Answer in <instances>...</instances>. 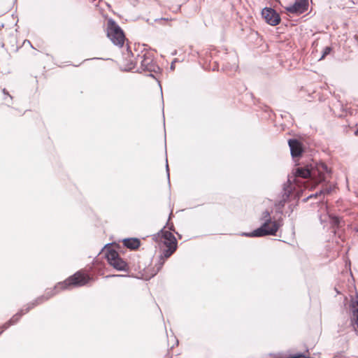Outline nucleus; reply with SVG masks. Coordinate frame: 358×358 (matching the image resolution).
Returning a JSON list of instances; mask_svg holds the SVG:
<instances>
[{"label": "nucleus", "mask_w": 358, "mask_h": 358, "mask_svg": "<svg viewBox=\"0 0 358 358\" xmlns=\"http://www.w3.org/2000/svg\"><path fill=\"white\" fill-rule=\"evenodd\" d=\"M159 20H161V21H167V20H169V19L168 18H161Z\"/></svg>", "instance_id": "18"}, {"label": "nucleus", "mask_w": 358, "mask_h": 358, "mask_svg": "<svg viewBox=\"0 0 358 358\" xmlns=\"http://www.w3.org/2000/svg\"><path fill=\"white\" fill-rule=\"evenodd\" d=\"M332 48L330 46L323 48L320 52L318 50H315V58H317L318 61L324 59L327 55H330Z\"/></svg>", "instance_id": "14"}, {"label": "nucleus", "mask_w": 358, "mask_h": 358, "mask_svg": "<svg viewBox=\"0 0 358 358\" xmlns=\"http://www.w3.org/2000/svg\"><path fill=\"white\" fill-rule=\"evenodd\" d=\"M1 99L3 100V104L6 106H10L13 103V96L8 92L6 89L2 90Z\"/></svg>", "instance_id": "15"}, {"label": "nucleus", "mask_w": 358, "mask_h": 358, "mask_svg": "<svg viewBox=\"0 0 358 358\" xmlns=\"http://www.w3.org/2000/svg\"><path fill=\"white\" fill-rule=\"evenodd\" d=\"M138 60L140 61V68L142 71L149 72H156L159 67L156 65L152 56L150 53H145L142 56H138Z\"/></svg>", "instance_id": "8"}, {"label": "nucleus", "mask_w": 358, "mask_h": 358, "mask_svg": "<svg viewBox=\"0 0 358 358\" xmlns=\"http://www.w3.org/2000/svg\"><path fill=\"white\" fill-rule=\"evenodd\" d=\"M308 0H296L291 6H287L285 10L288 13L299 15L308 10Z\"/></svg>", "instance_id": "10"}, {"label": "nucleus", "mask_w": 358, "mask_h": 358, "mask_svg": "<svg viewBox=\"0 0 358 358\" xmlns=\"http://www.w3.org/2000/svg\"><path fill=\"white\" fill-rule=\"evenodd\" d=\"M355 135L358 136V129L355 131Z\"/></svg>", "instance_id": "19"}, {"label": "nucleus", "mask_w": 358, "mask_h": 358, "mask_svg": "<svg viewBox=\"0 0 358 358\" xmlns=\"http://www.w3.org/2000/svg\"><path fill=\"white\" fill-rule=\"evenodd\" d=\"M106 259L108 264L117 271H128L129 265L119 255V253L113 250H108L106 254Z\"/></svg>", "instance_id": "6"}, {"label": "nucleus", "mask_w": 358, "mask_h": 358, "mask_svg": "<svg viewBox=\"0 0 358 358\" xmlns=\"http://www.w3.org/2000/svg\"><path fill=\"white\" fill-rule=\"evenodd\" d=\"M262 17L271 26L280 24V17L279 14L271 8H264L262 11Z\"/></svg>", "instance_id": "9"}, {"label": "nucleus", "mask_w": 358, "mask_h": 358, "mask_svg": "<svg viewBox=\"0 0 358 358\" xmlns=\"http://www.w3.org/2000/svg\"><path fill=\"white\" fill-rule=\"evenodd\" d=\"M287 358H310L309 357L306 356L303 354H296L294 355H290L289 357Z\"/></svg>", "instance_id": "17"}, {"label": "nucleus", "mask_w": 358, "mask_h": 358, "mask_svg": "<svg viewBox=\"0 0 358 358\" xmlns=\"http://www.w3.org/2000/svg\"><path fill=\"white\" fill-rule=\"evenodd\" d=\"M320 358V357H319Z\"/></svg>", "instance_id": "21"}, {"label": "nucleus", "mask_w": 358, "mask_h": 358, "mask_svg": "<svg viewBox=\"0 0 358 358\" xmlns=\"http://www.w3.org/2000/svg\"><path fill=\"white\" fill-rule=\"evenodd\" d=\"M106 34L114 45L119 47L124 45L126 40L124 33L113 19H108L107 20Z\"/></svg>", "instance_id": "5"}, {"label": "nucleus", "mask_w": 358, "mask_h": 358, "mask_svg": "<svg viewBox=\"0 0 358 358\" xmlns=\"http://www.w3.org/2000/svg\"><path fill=\"white\" fill-rule=\"evenodd\" d=\"M92 278L83 270H80L73 275L69 276L63 282H58L54 288L50 289L45 293V300L49 299L55 296L59 291L71 289L75 287H82L88 284Z\"/></svg>", "instance_id": "3"}, {"label": "nucleus", "mask_w": 358, "mask_h": 358, "mask_svg": "<svg viewBox=\"0 0 358 358\" xmlns=\"http://www.w3.org/2000/svg\"><path fill=\"white\" fill-rule=\"evenodd\" d=\"M264 217L266 218L265 222L259 228L254 230L251 234L249 235L250 236L261 237L268 235H275L281 224L279 221L272 220L270 217L269 213L267 211L264 213Z\"/></svg>", "instance_id": "4"}, {"label": "nucleus", "mask_w": 358, "mask_h": 358, "mask_svg": "<svg viewBox=\"0 0 358 358\" xmlns=\"http://www.w3.org/2000/svg\"><path fill=\"white\" fill-rule=\"evenodd\" d=\"M288 145L290 148L291 155L292 157H299L301 156L304 149L302 143L296 139H289Z\"/></svg>", "instance_id": "11"}, {"label": "nucleus", "mask_w": 358, "mask_h": 358, "mask_svg": "<svg viewBox=\"0 0 358 358\" xmlns=\"http://www.w3.org/2000/svg\"><path fill=\"white\" fill-rule=\"evenodd\" d=\"M350 307L353 315L351 323L357 335H358V295H357L355 299L351 301Z\"/></svg>", "instance_id": "12"}, {"label": "nucleus", "mask_w": 358, "mask_h": 358, "mask_svg": "<svg viewBox=\"0 0 358 358\" xmlns=\"http://www.w3.org/2000/svg\"><path fill=\"white\" fill-rule=\"evenodd\" d=\"M156 241L163 244L166 249L158 257L155 266H150L143 270L141 278L145 280L154 277L162 269L166 260L169 258L177 250L178 243L174 235L166 230H162L157 235H155Z\"/></svg>", "instance_id": "2"}, {"label": "nucleus", "mask_w": 358, "mask_h": 358, "mask_svg": "<svg viewBox=\"0 0 358 358\" xmlns=\"http://www.w3.org/2000/svg\"><path fill=\"white\" fill-rule=\"evenodd\" d=\"M331 174V170L326 164L315 161V209L318 208L317 216L322 224L330 222L333 227L338 228L341 219L329 214L325 199V196L329 195L334 189L329 182Z\"/></svg>", "instance_id": "1"}, {"label": "nucleus", "mask_w": 358, "mask_h": 358, "mask_svg": "<svg viewBox=\"0 0 358 358\" xmlns=\"http://www.w3.org/2000/svg\"><path fill=\"white\" fill-rule=\"evenodd\" d=\"M45 296H42L41 298H38L36 300V303H32L28 306V307L24 310H20L17 313L14 315L8 321L5 322L1 327H0V334H2L4 330L8 329L12 325H14L17 324L19 320H20L21 317L27 313L30 309L33 308L36 305L42 303L45 300Z\"/></svg>", "instance_id": "7"}, {"label": "nucleus", "mask_w": 358, "mask_h": 358, "mask_svg": "<svg viewBox=\"0 0 358 358\" xmlns=\"http://www.w3.org/2000/svg\"><path fill=\"white\" fill-rule=\"evenodd\" d=\"M296 176L303 178H308L311 176V169L309 168H299L296 170Z\"/></svg>", "instance_id": "16"}, {"label": "nucleus", "mask_w": 358, "mask_h": 358, "mask_svg": "<svg viewBox=\"0 0 358 358\" xmlns=\"http://www.w3.org/2000/svg\"><path fill=\"white\" fill-rule=\"evenodd\" d=\"M110 276L114 277L115 275H108V277H110Z\"/></svg>", "instance_id": "20"}, {"label": "nucleus", "mask_w": 358, "mask_h": 358, "mask_svg": "<svg viewBox=\"0 0 358 358\" xmlns=\"http://www.w3.org/2000/svg\"><path fill=\"white\" fill-rule=\"evenodd\" d=\"M122 243H123L124 246H125L127 248L131 249V250H136L141 245L140 240L138 238H136L124 239Z\"/></svg>", "instance_id": "13"}]
</instances>
